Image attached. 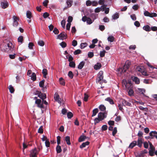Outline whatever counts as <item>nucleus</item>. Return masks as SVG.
Here are the masks:
<instances>
[{
	"label": "nucleus",
	"instance_id": "9",
	"mask_svg": "<svg viewBox=\"0 0 157 157\" xmlns=\"http://www.w3.org/2000/svg\"><path fill=\"white\" fill-rule=\"evenodd\" d=\"M122 104L124 106H127L129 107L132 106V105L130 103L124 99H122Z\"/></svg>",
	"mask_w": 157,
	"mask_h": 157
},
{
	"label": "nucleus",
	"instance_id": "8",
	"mask_svg": "<svg viewBox=\"0 0 157 157\" xmlns=\"http://www.w3.org/2000/svg\"><path fill=\"white\" fill-rule=\"evenodd\" d=\"M13 25L14 27H17L18 25V21L19 20L18 18L16 16H13Z\"/></svg>",
	"mask_w": 157,
	"mask_h": 157
},
{
	"label": "nucleus",
	"instance_id": "26",
	"mask_svg": "<svg viewBox=\"0 0 157 157\" xmlns=\"http://www.w3.org/2000/svg\"><path fill=\"white\" fill-rule=\"evenodd\" d=\"M133 81L135 82V83L138 84L140 83V80L137 77H134L133 79Z\"/></svg>",
	"mask_w": 157,
	"mask_h": 157
},
{
	"label": "nucleus",
	"instance_id": "21",
	"mask_svg": "<svg viewBox=\"0 0 157 157\" xmlns=\"http://www.w3.org/2000/svg\"><path fill=\"white\" fill-rule=\"evenodd\" d=\"M65 140L67 144L70 145L71 143L70 140V137L69 136H67L65 137Z\"/></svg>",
	"mask_w": 157,
	"mask_h": 157
},
{
	"label": "nucleus",
	"instance_id": "24",
	"mask_svg": "<svg viewBox=\"0 0 157 157\" xmlns=\"http://www.w3.org/2000/svg\"><path fill=\"white\" fill-rule=\"evenodd\" d=\"M99 109L102 111H105L106 109V107L103 105H101L99 106Z\"/></svg>",
	"mask_w": 157,
	"mask_h": 157
},
{
	"label": "nucleus",
	"instance_id": "53",
	"mask_svg": "<svg viewBox=\"0 0 157 157\" xmlns=\"http://www.w3.org/2000/svg\"><path fill=\"white\" fill-rule=\"evenodd\" d=\"M53 32L55 34H58L59 33V31L56 28H55Z\"/></svg>",
	"mask_w": 157,
	"mask_h": 157
},
{
	"label": "nucleus",
	"instance_id": "52",
	"mask_svg": "<svg viewBox=\"0 0 157 157\" xmlns=\"http://www.w3.org/2000/svg\"><path fill=\"white\" fill-rule=\"evenodd\" d=\"M117 128L115 127L114 128L113 130V132H112V135L113 136H114L117 133Z\"/></svg>",
	"mask_w": 157,
	"mask_h": 157
},
{
	"label": "nucleus",
	"instance_id": "50",
	"mask_svg": "<svg viewBox=\"0 0 157 157\" xmlns=\"http://www.w3.org/2000/svg\"><path fill=\"white\" fill-rule=\"evenodd\" d=\"M144 15L146 16L150 17L151 13H150L148 11L145 10L144 12Z\"/></svg>",
	"mask_w": 157,
	"mask_h": 157
},
{
	"label": "nucleus",
	"instance_id": "47",
	"mask_svg": "<svg viewBox=\"0 0 157 157\" xmlns=\"http://www.w3.org/2000/svg\"><path fill=\"white\" fill-rule=\"evenodd\" d=\"M18 42H20L21 44L23 42V36H20L18 38Z\"/></svg>",
	"mask_w": 157,
	"mask_h": 157
},
{
	"label": "nucleus",
	"instance_id": "35",
	"mask_svg": "<svg viewBox=\"0 0 157 157\" xmlns=\"http://www.w3.org/2000/svg\"><path fill=\"white\" fill-rule=\"evenodd\" d=\"M67 116L68 119H71L73 117V115L72 112H69L67 113Z\"/></svg>",
	"mask_w": 157,
	"mask_h": 157
},
{
	"label": "nucleus",
	"instance_id": "40",
	"mask_svg": "<svg viewBox=\"0 0 157 157\" xmlns=\"http://www.w3.org/2000/svg\"><path fill=\"white\" fill-rule=\"evenodd\" d=\"M149 134L151 139H153L154 138V137H155L156 138V136H157V135H155L151 132V131L149 133Z\"/></svg>",
	"mask_w": 157,
	"mask_h": 157
},
{
	"label": "nucleus",
	"instance_id": "46",
	"mask_svg": "<svg viewBox=\"0 0 157 157\" xmlns=\"http://www.w3.org/2000/svg\"><path fill=\"white\" fill-rule=\"evenodd\" d=\"M38 132L40 134H42L43 132V126H41L39 128Z\"/></svg>",
	"mask_w": 157,
	"mask_h": 157
},
{
	"label": "nucleus",
	"instance_id": "48",
	"mask_svg": "<svg viewBox=\"0 0 157 157\" xmlns=\"http://www.w3.org/2000/svg\"><path fill=\"white\" fill-rule=\"evenodd\" d=\"M108 128L107 126L106 125H103L101 127V130L102 131H105Z\"/></svg>",
	"mask_w": 157,
	"mask_h": 157
},
{
	"label": "nucleus",
	"instance_id": "14",
	"mask_svg": "<svg viewBox=\"0 0 157 157\" xmlns=\"http://www.w3.org/2000/svg\"><path fill=\"white\" fill-rule=\"evenodd\" d=\"M138 90L140 93L141 92V94H142L143 96L146 97H148L147 96H146L144 94V93L145 92V90L144 89L138 88Z\"/></svg>",
	"mask_w": 157,
	"mask_h": 157
},
{
	"label": "nucleus",
	"instance_id": "55",
	"mask_svg": "<svg viewBox=\"0 0 157 157\" xmlns=\"http://www.w3.org/2000/svg\"><path fill=\"white\" fill-rule=\"evenodd\" d=\"M73 20V17L71 16H69L68 17L67 21L68 23H71Z\"/></svg>",
	"mask_w": 157,
	"mask_h": 157
},
{
	"label": "nucleus",
	"instance_id": "10",
	"mask_svg": "<svg viewBox=\"0 0 157 157\" xmlns=\"http://www.w3.org/2000/svg\"><path fill=\"white\" fill-rule=\"evenodd\" d=\"M1 5L2 8L5 9L9 6V3L7 2H2L1 3Z\"/></svg>",
	"mask_w": 157,
	"mask_h": 157
},
{
	"label": "nucleus",
	"instance_id": "58",
	"mask_svg": "<svg viewBox=\"0 0 157 157\" xmlns=\"http://www.w3.org/2000/svg\"><path fill=\"white\" fill-rule=\"evenodd\" d=\"M54 98L56 101L59 102V101L60 98L59 95H57L55 97H54Z\"/></svg>",
	"mask_w": 157,
	"mask_h": 157
},
{
	"label": "nucleus",
	"instance_id": "41",
	"mask_svg": "<svg viewBox=\"0 0 157 157\" xmlns=\"http://www.w3.org/2000/svg\"><path fill=\"white\" fill-rule=\"evenodd\" d=\"M68 76L71 78L72 79L74 75L72 71H70L68 72Z\"/></svg>",
	"mask_w": 157,
	"mask_h": 157
},
{
	"label": "nucleus",
	"instance_id": "51",
	"mask_svg": "<svg viewBox=\"0 0 157 157\" xmlns=\"http://www.w3.org/2000/svg\"><path fill=\"white\" fill-rule=\"evenodd\" d=\"M45 146L47 147H49L50 144L49 141L48 139H47L46 140V141L45 142Z\"/></svg>",
	"mask_w": 157,
	"mask_h": 157
},
{
	"label": "nucleus",
	"instance_id": "1",
	"mask_svg": "<svg viewBox=\"0 0 157 157\" xmlns=\"http://www.w3.org/2000/svg\"><path fill=\"white\" fill-rule=\"evenodd\" d=\"M12 44L11 43H6L3 42L0 45L1 50L2 52H9L12 51V48L11 46Z\"/></svg>",
	"mask_w": 157,
	"mask_h": 157
},
{
	"label": "nucleus",
	"instance_id": "17",
	"mask_svg": "<svg viewBox=\"0 0 157 157\" xmlns=\"http://www.w3.org/2000/svg\"><path fill=\"white\" fill-rule=\"evenodd\" d=\"M72 0H67L66 3L67 6L66 8H69L71 7L72 6Z\"/></svg>",
	"mask_w": 157,
	"mask_h": 157
},
{
	"label": "nucleus",
	"instance_id": "37",
	"mask_svg": "<svg viewBox=\"0 0 157 157\" xmlns=\"http://www.w3.org/2000/svg\"><path fill=\"white\" fill-rule=\"evenodd\" d=\"M106 52V51L105 50H103V51H101L100 54V57H103L104 56Z\"/></svg>",
	"mask_w": 157,
	"mask_h": 157
},
{
	"label": "nucleus",
	"instance_id": "64",
	"mask_svg": "<svg viewBox=\"0 0 157 157\" xmlns=\"http://www.w3.org/2000/svg\"><path fill=\"white\" fill-rule=\"evenodd\" d=\"M101 10V8L98 7L94 10V12L95 13H97L100 12Z\"/></svg>",
	"mask_w": 157,
	"mask_h": 157
},
{
	"label": "nucleus",
	"instance_id": "27",
	"mask_svg": "<svg viewBox=\"0 0 157 157\" xmlns=\"http://www.w3.org/2000/svg\"><path fill=\"white\" fill-rule=\"evenodd\" d=\"M26 15L27 18H29V19H31L32 17V15L30 11L28 10L27 11Z\"/></svg>",
	"mask_w": 157,
	"mask_h": 157
},
{
	"label": "nucleus",
	"instance_id": "3",
	"mask_svg": "<svg viewBox=\"0 0 157 157\" xmlns=\"http://www.w3.org/2000/svg\"><path fill=\"white\" fill-rule=\"evenodd\" d=\"M103 72L102 71H100L98 75V77L97 78L96 81L97 82H98L101 84L100 81L103 78Z\"/></svg>",
	"mask_w": 157,
	"mask_h": 157
},
{
	"label": "nucleus",
	"instance_id": "36",
	"mask_svg": "<svg viewBox=\"0 0 157 157\" xmlns=\"http://www.w3.org/2000/svg\"><path fill=\"white\" fill-rule=\"evenodd\" d=\"M9 89L11 93H13L14 91V90L12 85H10L9 86Z\"/></svg>",
	"mask_w": 157,
	"mask_h": 157
},
{
	"label": "nucleus",
	"instance_id": "30",
	"mask_svg": "<svg viewBox=\"0 0 157 157\" xmlns=\"http://www.w3.org/2000/svg\"><path fill=\"white\" fill-rule=\"evenodd\" d=\"M69 66L73 68H74L75 67V64L74 62L73 61H71L69 63Z\"/></svg>",
	"mask_w": 157,
	"mask_h": 157
},
{
	"label": "nucleus",
	"instance_id": "34",
	"mask_svg": "<svg viewBox=\"0 0 157 157\" xmlns=\"http://www.w3.org/2000/svg\"><path fill=\"white\" fill-rule=\"evenodd\" d=\"M148 143L149 144L150 147H149V150H151L153 151H155V148L154 147V146L152 144V143L148 141Z\"/></svg>",
	"mask_w": 157,
	"mask_h": 157
},
{
	"label": "nucleus",
	"instance_id": "13",
	"mask_svg": "<svg viewBox=\"0 0 157 157\" xmlns=\"http://www.w3.org/2000/svg\"><path fill=\"white\" fill-rule=\"evenodd\" d=\"M136 145L137 142L135 140H134L128 146V148L132 149Z\"/></svg>",
	"mask_w": 157,
	"mask_h": 157
},
{
	"label": "nucleus",
	"instance_id": "22",
	"mask_svg": "<svg viewBox=\"0 0 157 157\" xmlns=\"http://www.w3.org/2000/svg\"><path fill=\"white\" fill-rule=\"evenodd\" d=\"M105 100L109 102L110 104L111 105L114 104V102L113 99L110 97H108L105 99Z\"/></svg>",
	"mask_w": 157,
	"mask_h": 157
},
{
	"label": "nucleus",
	"instance_id": "5",
	"mask_svg": "<svg viewBox=\"0 0 157 157\" xmlns=\"http://www.w3.org/2000/svg\"><path fill=\"white\" fill-rule=\"evenodd\" d=\"M107 113L105 111L104 112H100L98 114V117L101 119L103 118V120L107 117Z\"/></svg>",
	"mask_w": 157,
	"mask_h": 157
},
{
	"label": "nucleus",
	"instance_id": "38",
	"mask_svg": "<svg viewBox=\"0 0 157 157\" xmlns=\"http://www.w3.org/2000/svg\"><path fill=\"white\" fill-rule=\"evenodd\" d=\"M44 82L45 80L44 79H43L40 82L39 86L40 87H42L45 86H44Z\"/></svg>",
	"mask_w": 157,
	"mask_h": 157
},
{
	"label": "nucleus",
	"instance_id": "45",
	"mask_svg": "<svg viewBox=\"0 0 157 157\" xmlns=\"http://www.w3.org/2000/svg\"><path fill=\"white\" fill-rule=\"evenodd\" d=\"M59 80L60 82V84L62 85H64L65 82L64 81V79L62 77H61L59 79Z\"/></svg>",
	"mask_w": 157,
	"mask_h": 157
},
{
	"label": "nucleus",
	"instance_id": "2",
	"mask_svg": "<svg viewBox=\"0 0 157 157\" xmlns=\"http://www.w3.org/2000/svg\"><path fill=\"white\" fill-rule=\"evenodd\" d=\"M82 20L84 22H86L87 25H90L94 21V20L91 19L89 17H87L86 16L82 17Z\"/></svg>",
	"mask_w": 157,
	"mask_h": 157
},
{
	"label": "nucleus",
	"instance_id": "61",
	"mask_svg": "<svg viewBox=\"0 0 157 157\" xmlns=\"http://www.w3.org/2000/svg\"><path fill=\"white\" fill-rule=\"evenodd\" d=\"M34 46L32 42H29L28 44V47L30 49H32Z\"/></svg>",
	"mask_w": 157,
	"mask_h": 157
},
{
	"label": "nucleus",
	"instance_id": "54",
	"mask_svg": "<svg viewBox=\"0 0 157 157\" xmlns=\"http://www.w3.org/2000/svg\"><path fill=\"white\" fill-rule=\"evenodd\" d=\"M105 28V27L104 25H99V29L101 31H104Z\"/></svg>",
	"mask_w": 157,
	"mask_h": 157
},
{
	"label": "nucleus",
	"instance_id": "44",
	"mask_svg": "<svg viewBox=\"0 0 157 157\" xmlns=\"http://www.w3.org/2000/svg\"><path fill=\"white\" fill-rule=\"evenodd\" d=\"M59 45L62 48H65L67 46V44L64 41H62L59 43Z\"/></svg>",
	"mask_w": 157,
	"mask_h": 157
},
{
	"label": "nucleus",
	"instance_id": "32",
	"mask_svg": "<svg viewBox=\"0 0 157 157\" xmlns=\"http://www.w3.org/2000/svg\"><path fill=\"white\" fill-rule=\"evenodd\" d=\"M31 79L33 81H35L36 80V75L34 73H32L31 76Z\"/></svg>",
	"mask_w": 157,
	"mask_h": 157
},
{
	"label": "nucleus",
	"instance_id": "49",
	"mask_svg": "<svg viewBox=\"0 0 157 157\" xmlns=\"http://www.w3.org/2000/svg\"><path fill=\"white\" fill-rule=\"evenodd\" d=\"M44 43L42 40H40L38 41V44L40 46H43L44 45Z\"/></svg>",
	"mask_w": 157,
	"mask_h": 157
},
{
	"label": "nucleus",
	"instance_id": "57",
	"mask_svg": "<svg viewBox=\"0 0 157 157\" xmlns=\"http://www.w3.org/2000/svg\"><path fill=\"white\" fill-rule=\"evenodd\" d=\"M114 121L110 120L108 122V124L110 126H113L114 125Z\"/></svg>",
	"mask_w": 157,
	"mask_h": 157
},
{
	"label": "nucleus",
	"instance_id": "33",
	"mask_svg": "<svg viewBox=\"0 0 157 157\" xmlns=\"http://www.w3.org/2000/svg\"><path fill=\"white\" fill-rule=\"evenodd\" d=\"M103 120V118L100 119L98 117L97 118H96L94 120L95 124H97L99 123L100 121H101Z\"/></svg>",
	"mask_w": 157,
	"mask_h": 157
},
{
	"label": "nucleus",
	"instance_id": "15",
	"mask_svg": "<svg viewBox=\"0 0 157 157\" xmlns=\"http://www.w3.org/2000/svg\"><path fill=\"white\" fill-rule=\"evenodd\" d=\"M38 97L41 99L42 100L46 98V95L45 93H41L40 94L38 95Z\"/></svg>",
	"mask_w": 157,
	"mask_h": 157
},
{
	"label": "nucleus",
	"instance_id": "7",
	"mask_svg": "<svg viewBox=\"0 0 157 157\" xmlns=\"http://www.w3.org/2000/svg\"><path fill=\"white\" fill-rule=\"evenodd\" d=\"M129 68V67L127 66L125 64L123 67L119 69L118 71H120V70L121 71V73H124L126 72L127 70Z\"/></svg>",
	"mask_w": 157,
	"mask_h": 157
},
{
	"label": "nucleus",
	"instance_id": "12",
	"mask_svg": "<svg viewBox=\"0 0 157 157\" xmlns=\"http://www.w3.org/2000/svg\"><path fill=\"white\" fill-rule=\"evenodd\" d=\"M85 62L84 61H81L79 64L78 67V69L81 70L82 69V68L83 67L85 64Z\"/></svg>",
	"mask_w": 157,
	"mask_h": 157
},
{
	"label": "nucleus",
	"instance_id": "43",
	"mask_svg": "<svg viewBox=\"0 0 157 157\" xmlns=\"http://www.w3.org/2000/svg\"><path fill=\"white\" fill-rule=\"evenodd\" d=\"M94 56V52H89L88 53V56L89 58H91Z\"/></svg>",
	"mask_w": 157,
	"mask_h": 157
},
{
	"label": "nucleus",
	"instance_id": "28",
	"mask_svg": "<svg viewBox=\"0 0 157 157\" xmlns=\"http://www.w3.org/2000/svg\"><path fill=\"white\" fill-rule=\"evenodd\" d=\"M98 112V108H95L93 110V113L92 115V117H93L95 116L97 113Z\"/></svg>",
	"mask_w": 157,
	"mask_h": 157
},
{
	"label": "nucleus",
	"instance_id": "18",
	"mask_svg": "<svg viewBox=\"0 0 157 157\" xmlns=\"http://www.w3.org/2000/svg\"><path fill=\"white\" fill-rule=\"evenodd\" d=\"M90 142L88 141H86V142L83 143L80 146V148L82 149L84 147H86V146L88 145L89 144Z\"/></svg>",
	"mask_w": 157,
	"mask_h": 157
},
{
	"label": "nucleus",
	"instance_id": "60",
	"mask_svg": "<svg viewBox=\"0 0 157 157\" xmlns=\"http://www.w3.org/2000/svg\"><path fill=\"white\" fill-rule=\"evenodd\" d=\"M88 95L87 94H85L84 96V100L85 101H88Z\"/></svg>",
	"mask_w": 157,
	"mask_h": 157
},
{
	"label": "nucleus",
	"instance_id": "31",
	"mask_svg": "<svg viewBox=\"0 0 157 157\" xmlns=\"http://www.w3.org/2000/svg\"><path fill=\"white\" fill-rule=\"evenodd\" d=\"M114 39V37L112 36H109L107 38L108 40L110 42H112L113 41Z\"/></svg>",
	"mask_w": 157,
	"mask_h": 157
},
{
	"label": "nucleus",
	"instance_id": "11",
	"mask_svg": "<svg viewBox=\"0 0 157 157\" xmlns=\"http://www.w3.org/2000/svg\"><path fill=\"white\" fill-rule=\"evenodd\" d=\"M86 139V136L84 135L83 133H82V135H81L78 138V141L79 142H82Z\"/></svg>",
	"mask_w": 157,
	"mask_h": 157
},
{
	"label": "nucleus",
	"instance_id": "25",
	"mask_svg": "<svg viewBox=\"0 0 157 157\" xmlns=\"http://www.w3.org/2000/svg\"><path fill=\"white\" fill-rule=\"evenodd\" d=\"M128 94L130 97H132L134 95V91L131 88H130L128 91Z\"/></svg>",
	"mask_w": 157,
	"mask_h": 157
},
{
	"label": "nucleus",
	"instance_id": "39",
	"mask_svg": "<svg viewBox=\"0 0 157 157\" xmlns=\"http://www.w3.org/2000/svg\"><path fill=\"white\" fill-rule=\"evenodd\" d=\"M87 45V44L86 43H81L80 44V48L82 49H83L85 48Z\"/></svg>",
	"mask_w": 157,
	"mask_h": 157
},
{
	"label": "nucleus",
	"instance_id": "6",
	"mask_svg": "<svg viewBox=\"0 0 157 157\" xmlns=\"http://www.w3.org/2000/svg\"><path fill=\"white\" fill-rule=\"evenodd\" d=\"M87 16L89 17L90 18H92L94 21L98 17V14L95 13H92L90 14L88 13Z\"/></svg>",
	"mask_w": 157,
	"mask_h": 157
},
{
	"label": "nucleus",
	"instance_id": "20",
	"mask_svg": "<svg viewBox=\"0 0 157 157\" xmlns=\"http://www.w3.org/2000/svg\"><path fill=\"white\" fill-rule=\"evenodd\" d=\"M137 143V145L139 147H141L142 146V144H143L142 139L141 138H139Z\"/></svg>",
	"mask_w": 157,
	"mask_h": 157
},
{
	"label": "nucleus",
	"instance_id": "59",
	"mask_svg": "<svg viewBox=\"0 0 157 157\" xmlns=\"http://www.w3.org/2000/svg\"><path fill=\"white\" fill-rule=\"evenodd\" d=\"M49 15V14L46 12L44 13L43 14V17L44 18H46L48 17Z\"/></svg>",
	"mask_w": 157,
	"mask_h": 157
},
{
	"label": "nucleus",
	"instance_id": "16",
	"mask_svg": "<svg viewBox=\"0 0 157 157\" xmlns=\"http://www.w3.org/2000/svg\"><path fill=\"white\" fill-rule=\"evenodd\" d=\"M101 65L100 63H97L96 64H95L94 67V68L96 70H98L100 69L101 67Z\"/></svg>",
	"mask_w": 157,
	"mask_h": 157
},
{
	"label": "nucleus",
	"instance_id": "23",
	"mask_svg": "<svg viewBox=\"0 0 157 157\" xmlns=\"http://www.w3.org/2000/svg\"><path fill=\"white\" fill-rule=\"evenodd\" d=\"M119 13H116L114 14L112 16V19L113 20H116L119 18Z\"/></svg>",
	"mask_w": 157,
	"mask_h": 157
},
{
	"label": "nucleus",
	"instance_id": "4",
	"mask_svg": "<svg viewBox=\"0 0 157 157\" xmlns=\"http://www.w3.org/2000/svg\"><path fill=\"white\" fill-rule=\"evenodd\" d=\"M67 37V35L63 32L61 33L60 34L58 35L57 36V39L63 40V39H66Z\"/></svg>",
	"mask_w": 157,
	"mask_h": 157
},
{
	"label": "nucleus",
	"instance_id": "42",
	"mask_svg": "<svg viewBox=\"0 0 157 157\" xmlns=\"http://www.w3.org/2000/svg\"><path fill=\"white\" fill-rule=\"evenodd\" d=\"M81 51L78 49L75 51L74 52L75 55H77L81 53Z\"/></svg>",
	"mask_w": 157,
	"mask_h": 157
},
{
	"label": "nucleus",
	"instance_id": "29",
	"mask_svg": "<svg viewBox=\"0 0 157 157\" xmlns=\"http://www.w3.org/2000/svg\"><path fill=\"white\" fill-rule=\"evenodd\" d=\"M56 151L57 153H59L62 151L61 147L59 145H57L56 148Z\"/></svg>",
	"mask_w": 157,
	"mask_h": 157
},
{
	"label": "nucleus",
	"instance_id": "19",
	"mask_svg": "<svg viewBox=\"0 0 157 157\" xmlns=\"http://www.w3.org/2000/svg\"><path fill=\"white\" fill-rule=\"evenodd\" d=\"M143 28L144 30L147 32H149L151 30V28L148 25H144Z\"/></svg>",
	"mask_w": 157,
	"mask_h": 157
},
{
	"label": "nucleus",
	"instance_id": "63",
	"mask_svg": "<svg viewBox=\"0 0 157 157\" xmlns=\"http://www.w3.org/2000/svg\"><path fill=\"white\" fill-rule=\"evenodd\" d=\"M155 151L149 150V154L150 156H153L154 155V151Z\"/></svg>",
	"mask_w": 157,
	"mask_h": 157
},
{
	"label": "nucleus",
	"instance_id": "56",
	"mask_svg": "<svg viewBox=\"0 0 157 157\" xmlns=\"http://www.w3.org/2000/svg\"><path fill=\"white\" fill-rule=\"evenodd\" d=\"M92 4V2H91L90 0H87L86 2V5L87 6H90Z\"/></svg>",
	"mask_w": 157,
	"mask_h": 157
},
{
	"label": "nucleus",
	"instance_id": "62",
	"mask_svg": "<svg viewBox=\"0 0 157 157\" xmlns=\"http://www.w3.org/2000/svg\"><path fill=\"white\" fill-rule=\"evenodd\" d=\"M76 31V29L75 26H73L72 27L71 32L73 34L75 33Z\"/></svg>",
	"mask_w": 157,
	"mask_h": 157
}]
</instances>
